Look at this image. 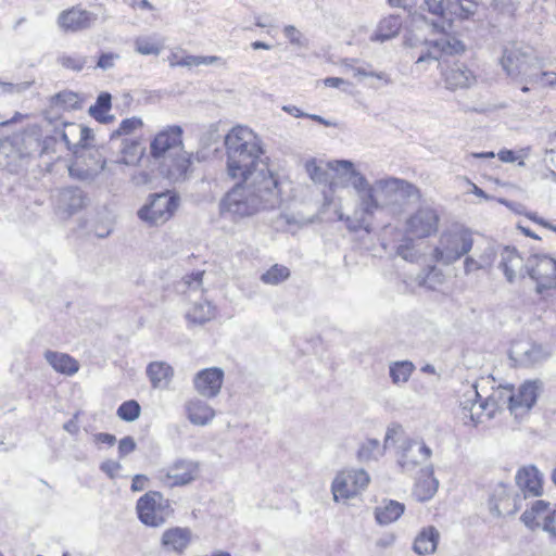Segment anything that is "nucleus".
<instances>
[{
	"label": "nucleus",
	"mask_w": 556,
	"mask_h": 556,
	"mask_svg": "<svg viewBox=\"0 0 556 556\" xmlns=\"http://www.w3.org/2000/svg\"><path fill=\"white\" fill-rule=\"evenodd\" d=\"M527 216L530 220L534 222L535 224L556 232V226H553L545 219L539 217L535 213H529V214H527Z\"/></svg>",
	"instance_id": "nucleus-55"
},
{
	"label": "nucleus",
	"mask_w": 556,
	"mask_h": 556,
	"mask_svg": "<svg viewBox=\"0 0 556 556\" xmlns=\"http://www.w3.org/2000/svg\"><path fill=\"white\" fill-rule=\"evenodd\" d=\"M444 83L447 89L456 90L469 88L475 81L476 76L463 63H454L442 71Z\"/></svg>",
	"instance_id": "nucleus-21"
},
{
	"label": "nucleus",
	"mask_w": 556,
	"mask_h": 556,
	"mask_svg": "<svg viewBox=\"0 0 556 556\" xmlns=\"http://www.w3.org/2000/svg\"><path fill=\"white\" fill-rule=\"evenodd\" d=\"M356 188L361 195L363 213L369 216H372L383 204L389 203L393 192L388 181L369 186L364 178L361 179Z\"/></svg>",
	"instance_id": "nucleus-14"
},
{
	"label": "nucleus",
	"mask_w": 556,
	"mask_h": 556,
	"mask_svg": "<svg viewBox=\"0 0 556 556\" xmlns=\"http://www.w3.org/2000/svg\"><path fill=\"white\" fill-rule=\"evenodd\" d=\"M402 432V428L401 426H393L391 428L388 429L387 433H386V443H388L389 441H394L395 437L397 434H400Z\"/></svg>",
	"instance_id": "nucleus-58"
},
{
	"label": "nucleus",
	"mask_w": 556,
	"mask_h": 556,
	"mask_svg": "<svg viewBox=\"0 0 556 556\" xmlns=\"http://www.w3.org/2000/svg\"><path fill=\"white\" fill-rule=\"evenodd\" d=\"M141 414V406L136 400H128L123 402L117 410L116 415L119 419L126 422L137 420Z\"/></svg>",
	"instance_id": "nucleus-41"
},
{
	"label": "nucleus",
	"mask_w": 556,
	"mask_h": 556,
	"mask_svg": "<svg viewBox=\"0 0 556 556\" xmlns=\"http://www.w3.org/2000/svg\"><path fill=\"white\" fill-rule=\"evenodd\" d=\"M440 244L433 250L434 260L444 263L455 262L471 250L473 245L472 232L467 228L444 232Z\"/></svg>",
	"instance_id": "nucleus-8"
},
{
	"label": "nucleus",
	"mask_w": 556,
	"mask_h": 556,
	"mask_svg": "<svg viewBox=\"0 0 556 556\" xmlns=\"http://www.w3.org/2000/svg\"><path fill=\"white\" fill-rule=\"evenodd\" d=\"M545 531L556 538V506L551 509L549 520L545 523Z\"/></svg>",
	"instance_id": "nucleus-53"
},
{
	"label": "nucleus",
	"mask_w": 556,
	"mask_h": 556,
	"mask_svg": "<svg viewBox=\"0 0 556 556\" xmlns=\"http://www.w3.org/2000/svg\"><path fill=\"white\" fill-rule=\"evenodd\" d=\"M112 108L111 94L101 93L94 103L89 108V114L100 124H111L114 122V115L110 114Z\"/></svg>",
	"instance_id": "nucleus-32"
},
{
	"label": "nucleus",
	"mask_w": 556,
	"mask_h": 556,
	"mask_svg": "<svg viewBox=\"0 0 556 556\" xmlns=\"http://www.w3.org/2000/svg\"><path fill=\"white\" fill-rule=\"evenodd\" d=\"M136 50L143 55L149 54H159L162 50V43L159 41L148 38V37H141L137 38L135 41Z\"/></svg>",
	"instance_id": "nucleus-43"
},
{
	"label": "nucleus",
	"mask_w": 556,
	"mask_h": 556,
	"mask_svg": "<svg viewBox=\"0 0 556 556\" xmlns=\"http://www.w3.org/2000/svg\"><path fill=\"white\" fill-rule=\"evenodd\" d=\"M136 447H137V444L132 437H130V435L124 437L118 441V446H117L118 456L121 458H123V457L127 456L128 454L132 453L136 450Z\"/></svg>",
	"instance_id": "nucleus-45"
},
{
	"label": "nucleus",
	"mask_w": 556,
	"mask_h": 556,
	"mask_svg": "<svg viewBox=\"0 0 556 556\" xmlns=\"http://www.w3.org/2000/svg\"><path fill=\"white\" fill-rule=\"evenodd\" d=\"M168 64L172 67L178 66H199L201 64H210L217 60L216 56H195L182 52H172L168 58Z\"/></svg>",
	"instance_id": "nucleus-35"
},
{
	"label": "nucleus",
	"mask_w": 556,
	"mask_h": 556,
	"mask_svg": "<svg viewBox=\"0 0 556 556\" xmlns=\"http://www.w3.org/2000/svg\"><path fill=\"white\" fill-rule=\"evenodd\" d=\"M52 104L63 111H74L83 106V98L79 93L63 90L52 98Z\"/></svg>",
	"instance_id": "nucleus-37"
},
{
	"label": "nucleus",
	"mask_w": 556,
	"mask_h": 556,
	"mask_svg": "<svg viewBox=\"0 0 556 556\" xmlns=\"http://www.w3.org/2000/svg\"><path fill=\"white\" fill-rule=\"evenodd\" d=\"M497 156H498V159L502 162H514V161H516L515 152L511 151V150H507V149L501 150L498 152Z\"/></svg>",
	"instance_id": "nucleus-57"
},
{
	"label": "nucleus",
	"mask_w": 556,
	"mask_h": 556,
	"mask_svg": "<svg viewBox=\"0 0 556 556\" xmlns=\"http://www.w3.org/2000/svg\"><path fill=\"white\" fill-rule=\"evenodd\" d=\"M369 482L370 477L364 469H342L331 484L333 498L336 502L353 498L365 491Z\"/></svg>",
	"instance_id": "nucleus-9"
},
{
	"label": "nucleus",
	"mask_w": 556,
	"mask_h": 556,
	"mask_svg": "<svg viewBox=\"0 0 556 556\" xmlns=\"http://www.w3.org/2000/svg\"><path fill=\"white\" fill-rule=\"evenodd\" d=\"M490 507L497 515H510L517 509L516 495L508 488L501 486L490 498Z\"/></svg>",
	"instance_id": "nucleus-24"
},
{
	"label": "nucleus",
	"mask_w": 556,
	"mask_h": 556,
	"mask_svg": "<svg viewBox=\"0 0 556 556\" xmlns=\"http://www.w3.org/2000/svg\"><path fill=\"white\" fill-rule=\"evenodd\" d=\"M515 482L525 497H539L543 494L544 477L534 465L520 467L516 472Z\"/></svg>",
	"instance_id": "nucleus-17"
},
{
	"label": "nucleus",
	"mask_w": 556,
	"mask_h": 556,
	"mask_svg": "<svg viewBox=\"0 0 556 556\" xmlns=\"http://www.w3.org/2000/svg\"><path fill=\"white\" fill-rule=\"evenodd\" d=\"M440 216L433 207H420L406 222V231L416 239L429 238L438 232Z\"/></svg>",
	"instance_id": "nucleus-16"
},
{
	"label": "nucleus",
	"mask_w": 556,
	"mask_h": 556,
	"mask_svg": "<svg viewBox=\"0 0 556 556\" xmlns=\"http://www.w3.org/2000/svg\"><path fill=\"white\" fill-rule=\"evenodd\" d=\"M187 417L191 424L204 426L215 416L214 409L205 402L194 399L186 404Z\"/></svg>",
	"instance_id": "nucleus-26"
},
{
	"label": "nucleus",
	"mask_w": 556,
	"mask_h": 556,
	"mask_svg": "<svg viewBox=\"0 0 556 556\" xmlns=\"http://www.w3.org/2000/svg\"><path fill=\"white\" fill-rule=\"evenodd\" d=\"M62 64L63 66L75 71H80L84 67V61L73 56H63Z\"/></svg>",
	"instance_id": "nucleus-51"
},
{
	"label": "nucleus",
	"mask_w": 556,
	"mask_h": 556,
	"mask_svg": "<svg viewBox=\"0 0 556 556\" xmlns=\"http://www.w3.org/2000/svg\"><path fill=\"white\" fill-rule=\"evenodd\" d=\"M251 47L254 49V50H258V49H264V50H268L270 49V46L263 42V41H254L251 43Z\"/></svg>",
	"instance_id": "nucleus-62"
},
{
	"label": "nucleus",
	"mask_w": 556,
	"mask_h": 556,
	"mask_svg": "<svg viewBox=\"0 0 556 556\" xmlns=\"http://www.w3.org/2000/svg\"><path fill=\"white\" fill-rule=\"evenodd\" d=\"M139 520L152 528L164 525L173 514L170 503L159 491H148L140 496L136 504Z\"/></svg>",
	"instance_id": "nucleus-7"
},
{
	"label": "nucleus",
	"mask_w": 556,
	"mask_h": 556,
	"mask_svg": "<svg viewBox=\"0 0 556 556\" xmlns=\"http://www.w3.org/2000/svg\"><path fill=\"white\" fill-rule=\"evenodd\" d=\"M61 139L74 156L96 146L93 129L85 124L65 122L62 125Z\"/></svg>",
	"instance_id": "nucleus-13"
},
{
	"label": "nucleus",
	"mask_w": 556,
	"mask_h": 556,
	"mask_svg": "<svg viewBox=\"0 0 556 556\" xmlns=\"http://www.w3.org/2000/svg\"><path fill=\"white\" fill-rule=\"evenodd\" d=\"M226 174L235 182L260 181L263 174H276L261 138L249 127L233 126L225 136Z\"/></svg>",
	"instance_id": "nucleus-1"
},
{
	"label": "nucleus",
	"mask_w": 556,
	"mask_h": 556,
	"mask_svg": "<svg viewBox=\"0 0 556 556\" xmlns=\"http://www.w3.org/2000/svg\"><path fill=\"white\" fill-rule=\"evenodd\" d=\"M497 263V251L491 248L483 250L476 256H467L464 262V269L466 274H473L478 271H490Z\"/></svg>",
	"instance_id": "nucleus-23"
},
{
	"label": "nucleus",
	"mask_w": 556,
	"mask_h": 556,
	"mask_svg": "<svg viewBox=\"0 0 556 556\" xmlns=\"http://www.w3.org/2000/svg\"><path fill=\"white\" fill-rule=\"evenodd\" d=\"M100 468L109 478L114 479L122 469V466L116 460L108 459L101 464Z\"/></svg>",
	"instance_id": "nucleus-46"
},
{
	"label": "nucleus",
	"mask_w": 556,
	"mask_h": 556,
	"mask_svg": "<svg viewBox=\"0 0 556 556\" xmlns=\"http://www.w3.org/2000/svg\"><path fill=\"white\" fill-rule=\"evenodd\" d=\"M45 357L58 372L71 376L79 369L78 362L68 354L48 351Z\"/></svg>",
	"instance_id": "nucleus-28"
},
{
	"label": "nucleus",
	"mask_w": 556,
	"mask_h": 556,
	"mask_svg": "<svg viewBox=\"0 0 556 556\" xmlns=\"http://www.w3.org/2000/svg\"><path fill=\"white\" fill-rule=\"evenodd\" d=\"M290 277V270L287 266L275 264L262 274L261 280L266 285H278Z\"/></svg>",
	"instance_id": "nucleus-40"
},
{
	"label": "nucleus",
	"mask_w": 556,
	"mask_h": 556,
	"mask_svg": "<svg viewBox=\"0 0 556 556\" xmlns=\"http://www.w3.org/2000/svg\"><path fill=\"white\" fill-rule=\"evenodd\" d=\"M450 4L451 0H425L427 12L434 17V28L439 27L438 23H441L442 36L428 42L427 53L419 55L417 62L427 59L443 60L465 51L463 42L445 31V27H448Z\"/></svg>",
	"instance_id": "nucleus-3"
},
{
	"label": "nucleus",
	"mask_w": 556,
	"mask_h": 556,
	"mask_svg": "<svg viewBox=\"0 0 556 556\" xmlns=\"http://www.w3.org/2000/svg\"><path fill=\"white\" fill-rule=\"evenodd\" d=\"M380 444L377 440H367L358 450V457L361 459H369L376 452H379Z\"/></svg>",
	"instance_id": "nucleus-44"
},
{
	"label": "nucleus",
	"mask_w": 556,
	"mask_h": 556,
	"mask_svg": "<svg viewBox=\"0 0 556 556\" xmlns=\"http://www.w3.org/2000/svg\"><path fill=\"white\" fill-rule=\"evenodd\" d=\"M192 539V531L189 528L170 527L163 531L160 546L167 554L180 556L189 548Z\"/></svg>",
	"instance_id": "nucleus-19"
},
{
	"label": "nucleus",
	"mask_w": 556,
	"mask_h": 556,
	"mask_svg": "<svg viewBox=\"0 0 556 556\" xmlns=\"http://www.w3.org/2000/svg\"><path fill=\"white\" fill-rule=\"evenodd\" d=\"M204 271H194L184 277V281L188 287H200L203 280Z\"/></svg>",
	"instance_id": "nucleus-49"
},
{
	"label": "nucleus",
	"mask_w": 556,
	"mask_h": 556,
	"mask_svg": "<svg viewBox=\"0 0 556 556\" xmlns=\"http://www.w3.org/2000/svg\"><path fill=\"white\" fill-rule=\"evenodd\" d=\"M438 490V481L433 472L429 469H421L416 479L413 495L419 502H425L433 497Z\"/></svg>",
	"instance_id": "nucleus-25"
},
{
	"label": "nucleus",
	"mask_w": 556,
	"mask_h": 556,
	"mask_svg": "<svg viewBox=\"0 0 556 556\" xmlns=\"http://www.w3.org/2000/svg\"><path fill=\"white\" fill-rule=\"evenodd\" d=\"M478 4L473 0H451L448 28L455 20H467L475 14Z\"/></svg>",
	"instance_id": "nucleus-34"
},
{
	"label": "nucleus",
	"mask_w": 556,
	"mask_h": 556,
	"mask_svg": "<svg viewBox=\"0 0 556 556\" xmlns=\"http://www.w3.org/2000/svg\"><path fill=\"white\" fill-rule=\"evenodd\" d=\"M147 375L153 388H162L169 383L174 371L165 362H152L147 367Z\"/></svg>",
	"instance_id": "nucleus-29"
},
{
	"label": "nucleus",
	"mask_w": 556,
	"mask_h": 556,
	"mask_svg": "<svg viewBox=\"0 0 556 556\" xmlns=\"http://www.w3.org/2000/svg\"><path fill=\"white\" fill-rule=\"evenodd\" d=\"M414 370L410 362H396L390 367V376L394 383L406 382Z\"/></svg>",
	"instance_id": "nucleus-42"
},
{
	"label": "nucleus",
	"mask_w": 556,
	"mask_h": 556,
	"mask_svg": "<svg viewBox=\"0 0 556 556\" xmlns=\"http://www.w3.org/2000/svg\"><path fill=\"white\" fill-rule=\"evenodd\" d=\"M224 382V372L217 367L205 368L193 378V384L198 393L206 397L216 396Z\"/></svg>",
	"instance_id": "nucleus-20"
},
{
	"label": "nucleus",
	"mask_w": 556,
	"mask_h": 556,
	"mask_svg": "<svg viewBox=\"0 0 556 556\" xmlns=\"http://www.w3.org/2000/svg\"><path fill=\"white\" fill-rule=\"evenodd\" d=\"M439 532L433 526L424 528L414 541V551L418 555H429L435 552L439 543Z\"/></svg>",
	"instance_id": "nucleus-27"
},
{
	"label": "nucleus",
	"mask_w": 556,
	"mask_h": 556,
	"mask_svg": "<svg viewBox=\"0 0 556 556\" xmlns=\"http://www.w3.org/2000/svg\"><path fill=\"white\" fill-rule=\"evenodd\" d=\"M402 27V22L399 16L390 15L380 21L376 37L380 40H388L395 37Z\"/></svg>",
	"instance_id": "nucleus-39"
},
{
	"label": "nucleus",
	"mask_w": 556,
	"mask_h": 556,
	"mask_svg": "<svg viewBox=\"0 0 556 556\" xmlns=\"http://www.w3.org/2000/svg\"><path fill=\"white\" fill-rule=\"evenodd\" d=\"M70 173H71V175L77 176L78 178H81V179L87 178V177H89L91 175L88 170L75 174L73 166L70 167Z\"/></svg>",
	"instance_id": "nucleus-64"
},
{
	"label": "nucleus",
	"mask_w": 556,
	"mask_h": 556,
	"mask_svg": "<svg viewBox=\"0 0 556 556\" xmlns=\"http://www.w3.org/2000/svg\"><path fill=\"white\" fill-rule=\"evenodd\" d=\"M549 503L543 500H536L521 515V521L529 529L542 528L545 531V523L549 520Z\"/></svg>",
	"instance_id": "nucleus-22"
},
{
	"label": "nucleus",
	"mask_w": 556,
	"mask_h": 556,
	"mask_svg": "<svg viewBox=\"0 0 556 556\" xmlns=\"http://www.w3.org/2000/svg\"><path fill=\"white\" fill-rule=\"evenodd\" d=\"M353 72H354L355 76H369V77H376L378 79H387V75L384 73L369 72L362 67H354Z\"/></svg>",
	"instance_id": "nucleus-54"
},
{
	"label": "nucleus",
	"mask_w": 556,
	"mask_h": 556,
	"mask_svg": "<svg viewBox=\"0 0 556 556\" xmlns=\"http://www.w3.org/2000/svg\"><path fill=\"white\" fill-rule=\"evenodd\" d=\"M148 481H149V479L144 475L134 476L132 481H131V486H130L131 491L132 492L142 491L147 486Z\"/></svg>",
	"instance_id": "nucleus-50"
},
{
	"label": "nucleus",
	"mask_w": 556,
	"mask_h": 556,
	"mask_svg": "<svg viewBox=\"0 0 556 556\" xmlns=\"http://www.w3.org/2000/svg\"><path fill=\"white\" fill-rule=\"evenodd\" d=\"M343 84H344V80L339 77H327L324 79V85L326 87L338 88Z\"/></svg>",
	"instance_id": "nucleus-59"
},
{
	"label": "nucleus",
	"mask_w": 556,
	"mask_h": 556,
	"mask_svg": "<svg viewBox=\"0 0 556 556\" xmlns=\"http://www.w3.org/2000/svg\"><path fill=\"white\" fill-rule=\"evenodd\" d=\"M517 229L525 235L528 238L534 239V240H541V237L538 236L535 232H533L530 228L522 226L520 224L517 225Z\"/></svg>",
	"instance_id": "nucleus-60"
},
{
	"label": "nucleus",
	"mask_w": 556,
	"mask_h": 556,
	"mask_svg": "<svg viewBox=\"0 0 556 556\" xmlns=\"http://www.w3.org/2000/svg\"><path fill=\"white\" fill-rule=\"evenodd\" d=\"M393 184L396 186V189L405 191L408 195H415L417 198L421 197L420 190L413 184H409V182H406L403 180H399V179H394Z\"/></svg>",
	"instance_id": "nucleus-48"
},
{
	"label": "nucleus",
	"mask_w": 556,
	"mask_h": 556,
	"mask_svg": "<svg viewBox=\"0 0 556 556\" xmlns=\"http://www.w3.org/2000/svg\"><path fill=\"white\" fill-rule=\"evenodd\" d=\"M517 59L518 56L516 55L515 52L513 51H509V52H505L504 55L502 56V65L506 68V71H510L511 70V66H513V60L514 59Z\"/></svg>",
	"instance_id": "nucleus-56"
},
{
	"label": "nucleus",
	"mask_w": 556,
	"mask_h": 556,
	"mask_svg": "<svg viewBox=\"0 0 556 556\" xmlns=\"http://www.w3.org/2000/svg\"><path fill=\"white\" fill-rule=\"evenodd\" d=\"M542 76L546 79L547 86L556 87V73L555 72H543Z\"/></svg>",
	"instance_id": "nucleus-61"
},
{
	"label": "nucleus",
	"mask_w": 556,
	"mask_h": 556,
	"mask_svg": "<svg viewBox=\"0 0 556 556\" xmlns=\"http://www.w3.org/2000/svg\"><path fill=\"white\" fill-rule=\"evenodd\" d=\"M96 15L79 5L63 10L58 16V25L65 33H78L89 28Z\"/></svg>",
	"instance_id": "nucleus-18"
},
{
	"label": "nucleus",
	"mask_w": 556,
	"mask_h": 556,
	"mask_svg": "<svg viewBox=\"0 0 556 556\" xmlns=\"http://www.w3.org/2000/svg\"><path fill=\"white\" fill-rule=\"evenodd\" d=\"M496 267L508 282H520L528 276L529 257H523L516 248L503 247L497 251Z\"/></svg>",
	"instance_id": "nucleus-11"
},
{
	"label": "nucleus",
	"mask_w": 556,
	"mask_h": 556,
	"mask_svg": "<svg viewBox=\"0 0 556 556\" xmlns=\"http://www.w3.org/2000/svg\"><path fill=\"white\" fill-rule=\"evenodd\" d=\"M115 58L116 55L114 53H102L98 59L97 65L101 68H109L113 66Z\"/></svg>",
	"instance_id": "nucleus-52"
},
{
	"label": "nucleus",
	"mask_w": 556,
	"mask_h": 556,
	"mask_svg": "<svg viewBox=\"0 0 556 556\" xmlns=\"http://www.w3.org/2000/svg\"><path fill=\"white\" fill-rule=\"evenodd\" d=\"M192 165V154L186 151H181L180 153H177L172 160L168 172L176 178H185L186 175L191 170Z\"/></svg>",
	"instance_id": "nucleus-38"
},
{
	"label": "nucleus",
	"mask_w": 556,
	"mask_h": 556,
	"mask_svg": "<svg viewBox=\"0 0 556 556\" xmlns=\"http://www.w3.org/2000/svg\"><path fill=\"white\" fill-rule=\"evenodd\" d=\"M184 130L178 125H169L160 129L150 141V154L153 159L165 157L174 150L184 147Z\"/></svg>",
	"instance_id": "nucleus-15"
},
{
	"label": "nucleus",
	"mask_w": 556,
	"mask_h": 556,
	"mask_svg": "<svg viewBox=\"0 0 556 556\" xmlns=\"http://www.w3.org/2000/svg\"><path fill=\"white\" fill-rule=\"evenodd\" d=\"M528 278L535 285L539 294L547 293L556 289V260L534 254L529 256Z\"/></svg>",
	"instance_id": "nucleus-10"
},
{
	"label": "nucleus",
	"mask_w": 556,
	"mask_h": 556,
	"mask_svg": "<svg viewBox=\"0 0 556 556\" xmlns=\"http://www.w3.org/2000/svg\"><path fill=\"white\" fill-rule=\"evenodd\" d=\"M179 206V197L172 191L151 194L138 211V217L150 226H162L173 218Z\"/></svg>",
	"instance_id": "nucleus-5"
},
{
	"label": "nucleus",
	"mask_w": 556,
	"mask_h": 556,
	"mask_svg": "<svg viewBox=\"0 0 556 556\" xmlns=\"http://www.w3.org/2000/svg\"><path fill=\"white\" fill-rule=\"evenodd\" d=\"M404 505L400 502L390 500L383 502L375 509V517L378 523L389 525L397 520L404 513Z\"/></svg>",
	"instance_id": "nucleus-30"
},
{
	"label": "nucleus",
	"mask_w": 556,
	"mask_h": 556,
	"mask_svg": "<svg viewBox=\"0 0 556 556\" xmlns=\"http://www.w3.org/2000/svg\"><path fill=\"white\" fill-rule=\"evenodd\" d=\"M144 127V122L138 116H131L124 118L116 129L110 134V140L123 139L126 140L129 137L141 132Z\"/></svg>",
	"instance_id": "nucleus-33"
},
{
	"label": "nucleus",
	"mask_w": 556,
	"mask_h": 556,
	"mask_svg": "<svg viewBox=\"0 0 556 556\" xmlns=\"http://www.w3.org/2000/svg\"><path fill=\"white\" fill-rule=\"evenodd\" d=\"M92 440L97 446H102V445L113 446L116 442L115 435H113L111 433H104V432L93 434Z\"/></svg>",
	"instance_id": "nucleus-47"
},
{
	"label": "nucleus",
	"mask_w": 556,
	"mask_h": 556,
	"mask_svg": "<svg viewBox=\"0 0 556 556\" xmlns=\"http://www.w3.org/2000/svg\"><path fill=\"white\" fill-rule=\"evenodd\" d=\"M216 317L215 307L208 303H197L187 313V318L193 325H203Z\"/></svg>",
	"instance_id": "nucleus-36"
},
{
	"label": "nucleus",
	"mask_w": 556,
	"mask_h": 556,
	"mask_svg": "<svg viewBox=\"0 0 556 556\" xmlns=\"http://www.w3.org/2000/svg\"><path fill=\"white\" fill-rule=\"evenodd\" d=\"M541 390L539 380H526L518 387L500 384L495 388V399L500 400L503 412L508 409L515 417H520L535 405Z\"/></svg>",
	"instance_id": "nucleus-4"
},
{
	"label": "nucleus",
	"mask_w": 556,
	"mask_h": 556,
	"mask_svg": "<svg viewBox=\"0 0 556 556\" xmlns=\"http://www.w3.org/2000/svg\"><path fill=\"white\" fill-rule=\"evenodd\" d=\"M503 413L500 400L495 399V388L485 399H481L476 386H472V399L462 403L460 418L465 425L478 426Z\"/></svg>",
	"instance_id": "nucleus-6"
},
{
	"label": "nucleus",
	"mask_w": 556,
	"mask_h": 556,
	"mask_svg": "<svg viewBox=\"0 0 556 556\" xmlns=\"http://www.w3.org/2000/svg\"><path fill=\"white\" fill-rule=\"evenodd\" d=\"M473 156L477 159H493L495 156V153L492 151L481 152V153H475Z\"/></svg>",
	"instance_id": "nucleus-63"
},
{
	"label": "nucleus",
	"mask_w": 556,
	"mask_h": 556,
	"mask_svg": "<svg viewBox=\"0 0 556 556\" xmlns=\"http://www.w3.org/2000/svg\"><path fill=\"white\" fill-rule=\"evenodd\" d=\"M261 178L260 181L235 182L219 202L220 214L240 220L279 206L283 180L278 174H263Z\"/></svg>",
	"instance_id": "nucleus-2"
},
{
	"label": "nucleus",
	"mask_w": 556,
	"mask_h": 556,
	"mask_svg": "<svg viewBox=\"0 0 556 556\" xmlns=\"http://www.w3.org/2000/svg\"><path fill=\"white\" fill-rule=\"evenodd\" d=\"M199 475V463L190 459H177L160 472L159 480L163 486L177 488L193 482Z\"/></svg>",
	"instance_id": "nucleus-12"
},
{
	"label": "nucleus",
	"mask_w": 556,
	"mask_h": 556,
	"mask_svg": "<svg viewBox=\"0 0 556 556\" xmlns=\"http://www.w3.org/2000/svg\"><path fill=\"white\" fill-rule=\"evenodd\" d=\"M144 155V148L141 146V139L123 140L121 149V162L126 165H137Z\"/></svg>",
	"instance_id": "nucleus-31"
}]
</instances>
